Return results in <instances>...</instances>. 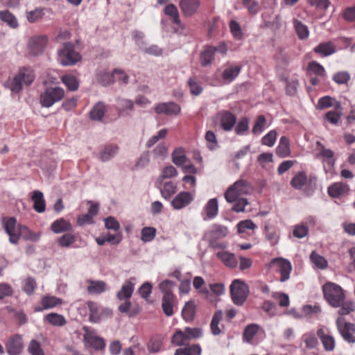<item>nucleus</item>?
<instances>
[{
  "label": "nucleus",
  "mask_w": 355,
  "mask_h": 355,
  "mask_svg": "<svg viewBox=\"0 0 355 355\" xmlns=\"http://www.w3.org/2000/svg\"><path fill=\"white\" fill-rule=\"evenodd\" d=\"M35 79V74L31 68H22L12 78L6 82V86L13 93H19L22 89V85L29 86Z\"/></svg>",
  "instance_id": "f257e3e1"
},
{
  "label": "nucleus",
  "mask_w": 355,
  "mask_h": 355,
  "mask_svg": "<svg viewBox=\"0 0 355 355\" xmlns=\"http://www.w3.org/2000/svg\"><path fill=\"white\" fill-rule=\"evenodd\" d=\"M322 291L325 300L334 307H339L345 300L343 288L334 283H326L322 286Z\"/></svg>",
  "instance_id": "f03ea898"
},
{
  "label": "nucleus",
  "mask_w": 355,
  "mask_h": 355,
  "mask_svg": "<svg viewBox=\"0 0 355 355\" xmlns=\"http://www.w3.org/2000/svg\"><path fill=\"white\" fill-rule=\"evenodd\" d=\"M58 59L63 66L73 65L80 60L81 56L74 50V46L71 42H65L58 51Z\"/></svg>",
  "instance_id": "7ed1b4c3"
},
{
  "label": "nucleus",
  "mask_w": 355,
  "mask_h": 355,
  "mask_svg": "<svg viewBox=\"0 0 355 355\" xmlns=\"http://www.w3.org/2000/svg\"><path fill=\"white\" fill-rule=\"evenodd\" d=\"M64 96V90L60 87H46L40 96V103L42 107H50L61 101Z\"/></svg>",
  "instance_id": "20e7f679"
},
{
  "label": "nucleus",
  "mask_w": 355,
  "mask_h": 355,
  "mask_svg": "<svg viewBox=\"0 0 355 355\" xmlns=\"http://www.w3.org/2000/svg\"><path fill=\"white\" fill-rule=\"evenodd\" d=\"M250 190L251 187L246 180H239L227 189L225 198L228 202H234L240 196L250 193Z\"/></svg>",
  "instance_id": "39448f33"
},
{
  "label": "nucleus",
  "mask_w": 355,
  "mask_h": 355,
  "mask_svg": "<svg viewBox=\"0 0 355 355\" xmlns=\"http://www.w3.org/2000/svg\"><path fill=\"white\" fill-rule=\"evenodd\" d=\"M230 293L233 302L241 306L248 297L249 288L244 282L240 279H234L230 285Z\"/></svg>",
  "instance_id": "423d86ee"
},
{
  "label": "nucleus",
  "mask_w": 355,
  "mask_h": 355,
  "mask_svg": "<svg viewBox=\"0 0 355 355\" xmlns=\"http://www.w3.org/2000/svg\"><path fill=\"white\" fill-rule=\"evenodd\" d=\"M268 266L279 274V282H285L290 279L293 269L291 263L284 258H274L268 264Z\"/></svg>",
  "instance_id": "0eeeda50"
},
{
  "label": "nucleus",
  "mask_w": 355,
  "mask_h": 355,
  "mask_svg": "<svg viewBox=\"0 0 355 355\" xmlns=\"http://www.w3.org/2000/svg\"><path fill=\"white\" fill-rule=\"evenodd\" d=\"M105 225L107 230L114 231V234L107 233L101 238L97 239L98 244H103L105 242L114 241L119 243L121 241V235L119 232L120 225L119 222L112 216H109L105 220Z\"/></svg>",
  "instance_id": "6e6552de"
},
{
  "label": "nucleus",
  "mask_w": 355,
  "mask_h": 355,
  "mask_svg": "<svg viewBox=\"0 0 355 355\" xmlns=\"http://www.w3.org/2000/svg\"><path fill=\"white\" fill-rule=\"evenodd\" d=\"M85 331L83 340L87 348H93L95 350H101L105 348V343L103 338L98 336L94 330L89 327H84Z\"/></svg>",
  "instance_id": "1a4fd4ad"
},
{
  "label": "nucleus",
  "mask_w": 355,
  "mask_h": 355,
  "mask_svg": "<svg viewBox=\"0 0 355 355\" xmlns=\"http://www.w3.org/2000/svg\"><path fill=\"white\" fill-rule=\"evenodd\" d=\"M338 330L343 340L348 343H355V326L354 324L347 322L342 316L336 320Z\"/></svg>",
  "instance_id": "9d476101"
},
{
  "label": "nucleus",
  "mask_w": 355,
  "mask_h": 355,
  "mask_svg": "<svg viewBox=\"0 0 355 355\" xmlns=\"http://www.w3.org/2000/svg\"><path fill=\"white\" fill-rule=\"evenodd\" d=\"M87 306L89 311V321L92 322H98L112 314L111 309L101 306L92 301L87 302Z\"/></svg>",
  "instance_id": "9b49d317"
},
{
  "label": "nucleus",
  "mask_w": 355,
  "mask_h": 355,
  "mask_svg": "<svg viewBox=\"0 0 355 355\" xmlns=\"http://www.w3.org/2000/svg\"><path fill=\"white\" fill-rule=\"evenodd\" d=\"M317 178L314 175L307 176L305 171H297L291 180V186L297 190H300L303 187L309 186L312 187L315 184Z\"/></svg>",
  "instance_id": "f8f14e48"
},
{
  "label": "nucleus",
  "mask_w": 355,
  "mask_h": 355,
  "mask_svg": "<svg viewBox=\"0 0 355 355\" xmlns=\"http://www.w3.org/2000/svg\"><path fill=\"white\" fill-rule=\"evenodd\" d=\"M48 43L46 35H38L32 37L28 42V51L33 55H37L43 53Z\"/></svg>",
  "instance_id": "ddd939ff"
},
{
  "label": "nucleus",
  "mask_w": 355,
  "mask_h": 355,
  "mask_svg": "<svg viewBox=\"0 0 355 355\" xmlns=\"http://www.w3.org/2000/svg\"><path fill=\"white\" fill-rule=\"evenodd\" d=\"M200 6V0H180L178 6L182 15L191 17L197 13Z\"/></svg>",
  "instance_id": "4468645a"
},
{
  "label": "nucleus",
  "mask_w": 355,
  "mask_h": 355,
  "mask_svg": "<svg viewBox=\"0 0 355 355\" xmlns=\"http://www.w3.org/2000/svg\"><path fill=\"white\" fill-rule=\"evenodd\" d=\"M193 199V195L190 192L181 191L173 199L171 205L174 209L179 210L189 206Z\"/></svg>",
  "instance_id": "2eb2a0df"
},
{
  "label": "nucleus",
  "mask_w": 355,
  "mask_h": 355,
  "mask_svg": "<svg viewBox=\"0 0 355 355\" xmlns=\"http://www.w3.org/2000/svg\"><path fill=\"white\" fill-rule=\"evenodd\" d=\"M217 118L223 130L230 131L236 122V116L230 111L221 110L217 114Z\"/></svg>",
  "instance_id": "dca6fc26"
},
{
  "label": "nucleus",
  "mask_w": 355,
  "mask_h": 355,
  "mask_svg": "<svg viewBox=\"0 0 355 355\" xmlns=\"http://www.w3.org/2000/svg\"><path fill=\"white\" fill-rule=\"evenodd\" d=\"M155 187L159 190L162 196L166 200H169L178 190L177 184L171 180H157Z\"/></svg>",
  "instance_id": "f3484780"
},
{
  "label": "nucleus",
  "mask_w": 355,
  "mask_h": 355,
  "mask_svg": "<svg viewBox=\"0 0 355 355\" xmlns=\"http://www.w3.org/2000/svg\"><path fill=\"white\" fill-rule=\"evenodd\" d=\"M228 233L227 228L226 227L214 225L211 230L205 233V238L209 244H214L218 240L224 238Z\"/></svg>",
  "instance_id": "a211bd4d"
},
{
  "label": "nucleus",
  "mask_w": 355,
  "mask_h": 355,
  "mask_svg": "<svg viewBox=\"0 0 355 355\" xmlns=\"http://www.w3.org/2000/svg\"><path fill=\"white\" fill-rule=\"evenodd\" d=\"M135 278L131 277L122 284L121 289L116 293V297L119 300L130 299L135 291Z\"/></svg>",
  "instance_id": "6ab92c4d"
},
{
  "label": "nucleus",
  "mask_w": 355,
  "mask_h": 355,
  "mask_svg": "<svg viewBox=\"0 0 355 355\" xmlns=\"http://www.w3.org/2000/svg\"><path fill=\"white\" fill-rule=\"evenodd\" d=\"M181 108L179 105L174 102L161 103L155 107L157 114L166 115H177L180 112Z\"/></svg>",
  "instance_id": "aec40b11"
},
{
  "label": "nucleus",
  "mask_w": 355,
  "mask_h": 355,
  "mask_svg": "<svg viewBox=\"0 0 355 355\" xmlns=\"http://www.w3.org/2000/svg\"><path fill=\"white\" fill-rule=\"evenodd\" d=\"M164 15L168 17L171 21L178 28H183L180 15L177 6L173 3L166 4L163 10Z\"/></svg>",
  "instance_id": "412c9836"
},
{
  "label": "nucleus",
  "mask_w": 355,
  "mask_h": 355,
  "mask_svg": "<svg viewBox=\"0 0 355 355\" xmlns=\"http://www.w3.org/2000/svg\"><path fill=\"white\" fill-rule=\"evenodd\" d=\"M6 232L10 236V241L15 243L18 240L17 230H16L17 220L14 217H4L2 220Z\"/></svg>",
  "instance_id": "4be33fe9"
},
{
  "label": "nucleus",
  "mask_w": 355,
  "mask_h": 355,
  "mask_svg": "<svg viewBox=\"0 0 355 355\" xmlns=\"http://www.w3.org/2000/svg\"><path fill=\"white\" fill-rule=\"evenodd\" d=\"M62 302H63L61 298L52 295H46L43 297L41 300L42 307L35 306V311L36 312H40L43 310L51 309L57 306L61 305Z\"/></svg>",
  "instance_id": "5701e85b"
},
{
  "label": "nucleus",
  "mask_w": 355,
  "mask_h": 355,
  "mask_svg": "<svg viewBox=\"0 0 355 355\" xmlns=\"http://www.w3.org/2000/svg\"><path fill=\"white\" fill-rule=\"evenodd\" d=\"M23 348L22 337L19 335H15L11 338L7 343L6 350L10 355L19 354Z\"/></svg>",
  "instance_id": "b1692460"
},
{
  "label": "nucleus",
  "mask_w": 355,
  "mask_h": 355,
  "mask_svg": "<svg viewBox=\"0 0 355 355\" xmlns=\"http://www.w3.org/2000/svg\"><path fill=\"white\" fill-rule=\"evenodd\" d=\"M349 190L347 184L344 182H335L331 184L327 189L328 194L332 198H338L348 193Z\"/></svg>",
  "instance_id": "393cba45"
},
{
  "label": "nucleus",
  "mask_w": 355,
  "mask_h": 355,
  "mask_svg": "<svg viewBox=\"0 0 355 355\" xmlns=\"http://www.w3.org/2000/svg\"><path fill=\"white\" fill-rule=\"evenodd\" d=\"M336 51V46L331 41L320 43L313 49V52L322 57L329 56L334 54Z\"/></svg>",
  "instance_id": "a878e982"
},
{
  "label": "nucleus",
  "mask_w": 355,
  "mask_h": 355,
  "mask_svg": "<svg viewBox=\"0 0 355 355\" xmlns=\"http://www.w3.org/2000/svg\"><path fill=\"white\" fill-rule=\"evenodd\" d=\"M107 289V284L101 280H88L87 291L91 295H100Z\"/></svg>",
  "instance_id": "bb28decb"
},
{
  "label": "nucleus",
  "mask_w": 355,
  "mask_h": 355,
  "mask_svg": "<svg viewBox=\"0 0 355 355\" xmlns=\"http://www.w3.org/2000/svg\"><path fill=\"white\" fill-rule=\"evenodd\" d=\"M214 50L213 46L207 45L200 54V63L202 67H207L214 60Z\"/></svg>",
  "instance_id": "cd10ccee"
},
{
  "label": "nucleus",
  "mask_w": 355,
  "mask_h": 355,
  "mask_svg": "<svg viewBox=\"0 0 355 355\" xmlns=\"http://www.w3.org/2000/svg\"><path fill=\"white\" fill-rule=\"evenodd\" d=\"M17 236L21 237L26 241L37 242L40 237V234L35 233L25 225H19L17 227Z\"/></svg>",
  "instance_id": "c85d7f7f"
},
{
  "label": "nucleus",
  "mask_w": 355,
  "mask_h": 355,
  "mask_svg": "<svg viewBox=\"0 0 355 355\" xmlns=\"http://www.w3.org/2000/svg\"><path fill=\"white\" fill-rule=\"evenodd\" d=\"M33 202V209L38 213H43L46 209L45 200L43 193L40 191H34L31 196Z\"/></svg>",
  "instance_id": "c756f323"
},
{
  "label": "nucleus",
  "mask_w": 355,
  "mask_h": 355,
  "mask_svg": "<svg viewBox=\"0 0 355 355\" xmlns=\"http://www.w3.org/2000/svg\"><path fill=\"white\" fill-rule=\"evenodd\" d=\"M276 154L282 158L290 156V141L286 136H282L280 138L279 145L276 148Z\"/></svg>",
  "instance_id": "7c9ffc66"
},
{
  "label": "nucleus",
  "mask_w": 355,
  "mask_h": 355,
  "mask_svg": "<svg viewBox=\"0 0 355 355\" xmlns=\"http://www.w3.org/2000/svg\"><path fill=\"white\" fill-rule=\"evenodd\" d=\"M204 211L206 215L205 219H213L218 213V204L216 198L210 199L204 207Z\"/></svg>",
  "instance_id": "2f4dec72"
},
{
  "label": "nucleus",
  "mask_w": 355,
  "mask_h": 355,
  "mask_svg": "<svg viewBox=\"0 0 355 355\" xmlns=\"http://www.w3.org/2000/svg\"><path fill=\"white\" fill-rule=\"evenodd\" d=\"M216 256L227 267L235 268L237 266V260L234 253L223 250L218 252Z\"/></svg>",
  "instance_id": "473e14b6"
},
{
  "label": "nucleus",
  "mask_w": 355,
  "mask_h": 355,
  "mask_svg": "<svg viewBox=\"0 0 355 355\" xmlns=\"http://www.w3.org/2000/svg\"><path fill=\"white\" fill-rule=\"evenodd\" d=\"M171 157L173 162L178 167L183 166L184 164L187 163L189 159L186 156L185 150L182 147L175 148L173 151Z\"/></svg>",
  "instance_id": "72a5a7b5"
},
{
  "label": "nucleus",
  "mask_w": 355,
  "mask_h": 355,
  "mask_svg": "<svg viewBox=\"0 0 355 355\" xmlns=\"http://www.w3.org/2000/svg\"><path fill=\"white\" fill-rule=\"evenodd\" d=\"M241 70V66L230 65L223 71L222 78L224 80L231 83L239 76Z\"/></svg>",
  "instance_id": "f704fd0d"
},
{
  "label": "nucleus",
  "mask_w": 355,
  "mask_h": 355,
  "mask_svg": "<svg viewBox=\"0 0 355 355\" xmlns=\"http://www.w3.org/2000/svg\"><path fill=\"white\" fill-rule=\"evenodd\" d=\"M118 146L116 145H107L104 147L103 150L98 154V159L102 162H106L114 157L117 153Z\"/></svg>",
  "instance_id": "c9c22d12"
},
{
  "label": "nucleus",
  "mask_w": 355,
  "mask_h": 355,
  "mask_svg": "<svg viewBox=\"0 0 355 355\" xmlns=\"http://www.w3.org/2000/svg\"><path fill=\"white\" fill-rule=\"evenodd\" d=\"M308 73L310 76H316L319 77H326V71L322 65L316 61H311L307 67Z\"/></svg>",
  "instance_id": "e433bc0d"
},
{
  "label": "nucleus",
  "mask_w": 355,
  "mask_h": 355,
  "mask_svg": "<svg viewBox=\"0 0 355 355\" xmlns=\"http://www.w3.org/2000/svg\"><path fill=\"white\" fill-rule=\"evenodd\" d=\"M44 319L50 324L55 327H62L67 323V320L64 317L57 313H50L45 315Z\"/></svg>",
  "instance_id": "4c0bfd02"
},
{
  "label": "nucleus",
  "mask_w": 355,
  "mask_h": 355,
  "mask_svg": "<svg viewBox=\"0 0 355 355\" xmlns=\"http://www.w3.org/2000/svg\"><path fill=\"white\" fill-rule=\"evenodd\" d=\"M162 306L165 315L171 316L173 314V295H164Z\"/></svg>",
  "instance_id": "58836bf2"
},
{
  "label": "nucleus",
  "mask_w": 355,
  "mask_h": 355,
  "mask_svg": "<svg viewBox=\"0 0 355 355\" xmlns=\"http://www.w3.org/2000/svg\"><path fill=\"white\" fill-rule=\"evenodd\" d=\"M259 327L256 324H248L244 329L243 338L248 343H252V339L257 334Z\"/></svg>",
  "instance_id": "ea45409f"
},
{
  "label": "nucleus",
  "mask_w": 355,
  "mask_h": 355,
  "mask_svg": "<svg viewBox=\"0 0 355 355\" xmlns=\"http://www.w3.org/2000/svg\"><path fill=\"white\" fill-rule=\"evenodd\" d=\"M105 112V104L99 102L93 107L89 112V116L92 120H101L103 117Z\"/></svg>",
  "instance_id": "a19ab883"
},
{
  "label": "nucleus",
  "mask_w": 355,
  "mask_h": 355,
  "mask_svg": "<svg viewBox=\"0 0 355 355\" xmlns=\"http://www.w3.org/2000/svg\"><path fill=\"white\" fill-rule=\"evenodd\" d=\"M223 318V311L219 310L217 311L211 320V324H210V328L211 331L213 335L218 336L220 334L221 331L219 328V323Z\"/></svg>",
  "instance_id": "79ce46f5"
},
{
  "label": "nucleus",
  "mask_w": 355,
  "mask_h": 355,
  "mask_svg": "<svg viewBox=\"0 0 355 355\" xmlns=\"http://www.w3.org/2000/svg\"><path fill=\"white\" fill-rule=\"evenodd\" d=\"M196 311V306L193 302H187L182 311V315L184 320L191 321L193 319Z\"/></svg>",
  "instance_id": "37998d69"
},
{
  "label": "nucleus",
  "mask_w": 355,
  "mask_h": 355,
  "mask_svg": "<svg viewBox=\"0 0 355 355\" xmlns=\"http://www.w3.org/2000/svg\"><path fill=\"white\" fill-rule=\"evenodd\" d=\"M61 80L69 90L73 92L78 89L79 83L74 76L67 74L63 76Z\"/></svg>",
  "instance_id": "c03bdc74"
},
{
  "label": "nucleus",
  "mask_w": 355,
  "mask_h": 355,
  "mask_svg": "<svg viewBox=\"0 0 355 355\" xmlns=\"http://www.w3.org/2000/svg\"><path fill=\"white\" fill-rule=\"evenodd\" d=\"M294 27L298 37L300 40H305L309 35L308 27L303 24L300 21L295 19L293 21Z\"/></svg>",
  "instance_id": "a18cd8bd"
},
{
  "label": "nucleus",
  "mask_w": 355,
  "mask_h": 355,
  "mask_svg": "<svg viewBox=\"0 0 355 355\" xmlns=\"http://www.w3.org/2000/svg\"><path fill=\"white\" fill-rule=\"evenodd\" d=\"M0 19L7 23L11 28H15L18 26L16 17L8 10L0 11Z\"/></svg>",
  "instance_id": "49530a36"
},
{
  "label": "nucleus",
  "mask_w": 355,
  "mask_h": 355,
  "mask_svg": "<svg viewBox=\"0 0 355 355\" xmlns=\"http://www.w3.org/2000/svg\"><path fill=\"white\" fill-rule=\"evenodd\" d=\"M162 346V338L160 336H155L150 339L147 349L150 353H157L161 350Z\"/></svg>",
  "instance_id": "de8ad7c7"
},
{
  "label": "nucleus",
  "mask_w": 355,
  "mask_h": 355,
  "mask_svg": "<svg viewBox=\"0 0 355 355\" xmlns=\"http://www.w3.org/2000/svg\"><path fill=\"white\" fill-rule=\"evenodd\" d=\"M188 342L186 334L184 330L176 329L173 334L171 343L175 346H182Z\"/></svg>",
  "instance_id": "09e8293b"
},
{
  "label": "nucleus",
  "mask_w": 355,
  "mask_h": 355,
  "mask_svg": "<svg viewBox=\"0 0 355 355\" xmlns=\"http://www.w3.org/2000/svg\"><path fill=\"white\" fill-rule=\"evenodd\" d=\"M70 228V223L62 218L54 221L51 225V230L55 233L67 231Z\"/></svg>",
  "instance_id": "8fccbe9b"
},
{
  "label": "nucleus",
  "mask_w": 355,
  "mask_h": 355,
  "mask_svg": "<svg viewBox=\"0 0 355 355\" xmlns=\"http://www.w3.org/2000/svg\"><path fill=\"white\" fill-rule=\"evenodd\" d=\"M302 338L307 349H314L318 344V339L313 331L304 334Z\"/></svg>",
  "instance_id": "3c124183"
},
{
  "label": "nucleus",
  "mask_w": 355,
  "mask_h": 355,
  "mask_svg": "<svg viewBox=\"0 0 355 355\" xmlns=\"http://www.w3.org/2000/svg\"><path fill=\"white\" fill-rule=\"evenodd\" d=\"M45 8H37L33 10L26 12L27 20L31 23H35L42 19L44 15Z\"/></svg>",
  "instance_id": "603ef678"
},
{
  "label": "nucleus",
  "mask_w": 355,
  "mask_h": 355,
  "mask_svg": "<svg viewBox=\"0 0 355 355\" xmlns=\"http://www.w3.org/2000/svg\"><path fill=\"white\" fill-rule=\"evenodd\" d=\"M178 171L173 166L164 167L157 180L164 181L165 179H169L178 175Z\"/></svg>",
  "instance_id": "864d4df0"
},
{
  "label": "nucleus",
  "mask_w": 355,
  "mask_h": 355,
  "mask_svg": "<svg viewBox=\"0 0 355 355\" xmlns=\"http://www.w3.org/2000/svg\"><path fill=\"white\" fill-rule=\"evenodd\" d=\"M350 74L347 71H338L333 77V80L338 85L347 84L350 80Z\"/></svg>",
  "instance_id": "5fc2aeb1"
},
{
  "label": "nucleus",
  "mask_w": 355,
  "mask_h": 355,
  "mask_svg": "<svg viewBox=\"0 0 355 355\" xmlns=\"http://www.w3.org/2000/svg\"><path fill=\"white\" fill-rule=\"evenodd\" d=\"M187 338L189 340L197 339L200 338L202 336V329L199 327H186L184 329Z\"/></svg>",
  "instance_id": "6e6d98bb"
},
{
  "label": "nucleus",
  "mask_w": 355,
  "mask_h": 355,
  "mask_svg": "<svg viewBox=\"0 0 355 355\" xmlns=\"http://www.w3.org/2000/svg\"><path fill=\"white\" fill-rule=\"evenodd\" d=\"M311 260L312 263L316 266L318 268L324 269L327 266V260L319 255L318 254L313 252L310 256Z\"/></svg>",
  "instance_id": "4d7b16f0"
},
{
  "label": "nucleus",
  "mask_w": 355,
  "mask_h": 355,
  "mask_svg": "<svg viewBox=\"0 0 355 355\" xmlns=\"http://www.w3.org/2000/svg\"><path fill=\"white\" fill-rule=\"evenodd\" d=\"M97 80L103 86L108 85L114 82L113 75L107 71H100L97 74Z\"/></svg>",
  "instance_id": "13d9d810"
},
{
  "label": "nucleus",
  "mask_w": 355,
  "mask_h": 355,
  "mask_svg": "<svg viewBox=\"0 0 355 355\" xmlns=\"http://www.w3.org/2000/svg\"><path fill=\"white\" fill-rule=\"evenodd\" d=\"M168 133V130L164 128L160 130L157 135L151 137L146 142V147L150 148L155 145L159 140L164 139Z\"/></svg>",
  "instance_id": "bf43d9fd"
},
{
  "label": "nucleus",
  "mask_w": 355,
  "mask_h": 355,
  "mask_svg": "<svg viewBox=\"0 0 355 355\" xmlns=\"http://www.w3.org/2000/svg\"><path fill=\"white\" fill-rule=\"evenodd\" d=\"M117 107L121 114L128 112L132 110L134 103L132 101L126 99H119L117 101Z\"/></svg>",
  "instance_id": "052dcab7"
},
{
  "label": "nucleus",
  "mask_w": 355,
  "mask_h": 355,
  "mask_svg": "<svg viewBox=\"0 0 355 355\" xmlns=\"http://www.w3.org/2000/svg\"><path fill=\"white\" fill-rule=\"evenodd\" d=\"M141 240L144 242H150L155 236L156 229L151 227H144L141 230Z\"/></svg>",
  "instance_id": "680f3d73"
},
{
  "label": "nucleus",
  "mask_w": 355,
  "mask_h": 355,
  "mask_svg": "<svg viewBox=\"0 0 355 355\" xmlns=\"http://www.w3.org/2000/svg\"><path fill=\"white\" fill-rule=\"evenodd\" d=\"M309 232L308 227L304 224H299L294 226L293 235L296 238H304Z\"/></svg>",
  "instance_id": "e2e57ef3"
},
{
  "label": "nucleus",
  "mask_w": 355,
  "mask_h": 355,
  "mask_svg": "<svg viewBox=\"0 0 355 355\" xmlns=\"http://www.w3.org/2000/svg\"><path fill=\"white\" fill-rule=\"evenodd\" d=\"M188 84L189 86L190 92L193 95L198 96L202 92V88L200 86V83L197 81L196 78H190L188 81Z\"/></svg>",
  "instance_id": "0e129e2a"
},
{
  "label": "nucleus",
  "mask_w": 355,
  "mask_h": 355,
  "mask_svg": "<svg viewBox=\"0 0 355 355\" xmlns=\"http://www.w3.org/2000/svg\"><path fill=\"white\" fill-rule=\"evenodd\" d=\"M37 286L35 280L32 277H27L24 282L23 290L28 295L33 293Z\"/></svg>",
  "instance_id": "69168bd1"
},
{
  "label": "nucleus",
  "mask_w": 355,
  "mask_h": 355,
  "mask_svg": "<svg viewBox=\"0 0 355 355\" xmlns=\"http://www.w3.org/2000/svg\"><path fill=\"white\" fill-rule=\"evenodd\" d=\"M277 132L275 130H270L261 139V144L268 146H272L277 139Z\"/></svg>",
  "instance_id": "338daca9"
},
{
  "label": "nucleus",
  "mask_w": 355,
  "mask_h": 355,
  "mask_svg": "<svg viewBox=\"0 0 355 355\" xmlns=\"http://www.w3.org/2000/svg\"><path fill=\"white\" fill-rule=\"evenodd\" d=\"M28 350L31 355H44V352L40 343L35 340L31 341Z\"/></svg>",
  "instance_id": "774afa93"
}]
</instances>
